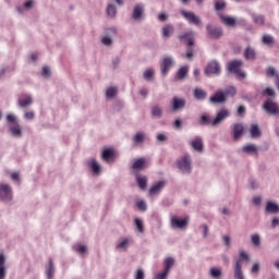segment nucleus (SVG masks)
<instances>
[{
	"mask_svg": "<svg viewBox=\"0 0 279 279\" xmlns=\"http://www.w3.org/2000/svg\"><path fill=\"white\" fill-rule=\"evenodd\" d=\"M173 32H175V28L172 24H167L161 28L162 38H171L173 36Z\"/></svg>",
	"mask_w": 279,
	"mask_h": 279,
	"instance_id": "nucleus-32",
	"label": "nucleus"
},
{
	"mask_svg": "<svg viewBox=\"0 0 279 279\" xmlns=\"http://www.w3.org/2000/svg\"><path fill=\"white\" fill-rule=\"evenodd\" d=\"M155 76L156 72L151 68H148L143 72V78L145 80V82H154Z\"/></svg>",
	"mask_w": 279,
	"mask_h": 279,
	"instance_id": "nucleus-37",
	"label": "nucleus"
},
{
	"mask_svg": "<svg viewBox=\"0 0 279 279\" xmlns=\"http://www.w3.org/2000/svg\"><path fill=\"white\" fill-rule=\"evenodd\" d=\"M33 104L34 98L32 96H26L25 98L19 100L20 108H28V106H32Z\"/></svg>",
	"mask_w": 279,
	"mask_h": 279,
	"instance_id": "nucleus-40",
	"label": "nucleus"
},
{
	"mask_svg": "<svg viewBox=\"0 0 279 279\" xmlns=\"http://www.w3.org/2000/svg\"><path fill=\"white\" fill-rule=\"evenodd\" d=\"M208 275L210 278L220 279L223 276L221 268L213 267L209 269Z\"/></svg>",
	"mask_w": 279,
	"mask_h": 279,
	"instance_id": "nucleus-42",
	"label": "nucleus"
},
{
	"mask_svg": "<svg viewBox=\"0 0 279 279\" xmlns=\"http://www.w3.org/2000/svg\"><path fill=\"white\" fill-rule=\"evenodd\" d=\"M136 182L142 191L147 190V177L146 175L137 174Z\"/></svg>",
	"mask_w": 279,
	"mask_h": 279,
	"instance_id": "nucleus-36",
	"label": "nucleus"
},
{
	"mask_svg": "<svg viewBox=\"0 0 279 279\" xmlns=\"http://www.w3.org/2000/svg\"><path fill=\"white\" fill-rule=\"evenodd\" d=\"M7 121L9 123L8 132L13 138H22L23 137V128L19 123V118L14 113H10L7 116Z\"/></svg>",
	"mask_w": 279,
	"mask_h": 279,
	"instance_id": "nucleus-1",
	"label": "nucleus"
},
{
	"mask_svg": "<svg viewBox=\"0 0 279 279\" xmlns=\"http://www.w3.org/2000/svg\"><path fill=\"white\" fill-rule=\"evenodd\" d=\"M181 15L183 16V19H185V21H187V23H190V25L202 27V19H199V16H197L192 11L182 10Z\"/></svg>",
	"mask_w": 279,
	"mask_h": 279,
	"instance_id": "nucleus-9",
	"label": "nucleus"
},
{
	"mask_svg": "<svg viewBox=\"0 0 279 279\" xmlns=\"http://www.w3.org/2000/svg\"><path fill=\"white\" fill-rule=\"evenodd\" d=\"M73 250L76 252V254H80V256H84V254L88 253V246L82 243L74 244Z\"/></svg>",
	"mask_w": 279,
	"mask_h": 279,
	"instance_id": "nucleus-38",
	"label": "nucleus"
},
{
	"mask_svg": "<svg viewBox=\"0 0 279 279\" xmlns=\"http://www.w3.org/2000/svg\"><path fill=\"white\" fill-rule=\"evenodd\" d=\"M267 75L268 77H276V80H278L279 76L278 72L276 71V68L272 66L268 68Z\"/></svg>",
	"mask_w": 279,
	"mask_h": 279,
	"instance_id": "nucleus-53",
	"label": "nucleus"
},
{
	"mask_svg": "<svg viewBox=\"0 0 279 279\" xmlns=\"http://www.w3.org/2000/svg\"><path fill=\"white\" fill-rule=\"evenodd\" d=\"M187 75H189V65H183L177 72V80H186Z\"/></svg>",
	"mask_w": 279,
	"mask_h": 279,
	"instance_id": "nucleus-39",
	"label": "nucleus"
},
{
	"mask_svg": "<svg viewBox=\"0 0 279 279\" xmlns=\"http://www.w3.org/2000/svg\"><path fill=\"white\" fill-rule=\"evenodd\" d=\"M107 16H109V19H114L117 16V5L112 3L107 5Z\"/></svg>",
	"mask_w": 279,
	"mask_h": 279,
	"instance_id": "nucleus-45",
	"label": "nucleus"
},
{
	"mask_svg": "<svg viewBox=\"0 0 279 279\" xmlns=\"http://www.w3.org/2000/svg\"><path fill=\"white\" fill-rule=\"evenodd\" d=\"M259 271H260V263L253 264L251 268V274H253V276H258Z\"/></svg>",
	"mask_w": 279,
	"mask_h": 279,
	"instance_id": "nucleus-52",
	"label": "nucleus"
},
{
	"mask_svg": "<svg viewBox=\"0 0 279 279\" xmlns=\"http://www.w3.org/2000/svg\"><path fill=\"white\" fill-rule=\"evenodd\" d=\"M279 213V204L276 201H268L265 206L266 215H278Z\"/></svg>",
	"mask_w": 279,
	"mask_h": 279,
	"instance_id": "nucleus-19",
	"label": "nucleus"
},
{
	"mask_svg": "<svg viewBox=\"0 0 279 279\" xmlns=\"http://www.w3.org/2000/svg\"><path fill=\"white\" fill-rule=\"evenodd\" d=\"M244 260H250V254L246 251H241L240 256L233 266L234 279H245V275L243 274V262Z\"/></svg>",
	"mask_w": 279,
	"mask_h": 279,
	"instance_id": "nucleus-2",
	"label": "nucleus"
},
{
	"mask_svg": "<svg viewBox=\"0 0 279 279\" xmlns=\"http://www.w3.org/2000/svg\"><path fill=\"white\" fill-rule=\"evenodd\" d=\"M119 93V87L118 86H109L106 89V99H114Z\"/></svg>",
	"mask_w": 279,
	"mask_h": 279,
	"instance_id": "nucleus-34",
	"label": "nucleus"
},
{
	"mask_svg": "<svg viewBox=\"0 0 279 279\" xmlns=\"http://www.w3.org/2000/svg\"><path fill=\"white\" fill-rule=\"evenodd\" d=\"M8 277V255L0 253V279Z\"/></svg>",
	"mask_w": 279,
	"mask_h": 279,
	"instance_id": "nucleus-16",
	"label": "nucleus"
},
{
	"mask_svg": "<svg viewBox=\"0 0 279 279\" xmlns=\"http://www.w3.org/2000/svg\"><path fill=\"white\" fill-rule=\"evenodd\" d=\"M132 169L135 172L143 171V169H147V159L143 157L135 159L132 165Z\"/></svg>",
	"mask_w": 279,
	"mask_h": 279,
	"instance_id": "nucleus-20",
	"label": "nucleus"
},
{
	"mask_svg": "<svg viewBox=\"0 0 279 279\" xmlns=\"http://www.w3.org/2000/svg\"><path fill=\"white\" fill-rule=\"evenodd\" d=\"M136 206L142 213H145L147 210V203L145 201H137Z\"/></svg>",
	"mask_w": 279,
	"mask_h": 279,
	"instance_id": "nucleus-55",
	"label": "nucleus"
},
{
	"mask_svg": "<svg viewBox=\"0 0 279 279\" xmlns=\"http://www.w3.org/2000/svg\"><path fill=\"white\" fill-rule=\"evenodd\" d=\"M248 133L251 138H260V136H263V131L258 124H252L248 129Z\"/></svg>",
	"mask_w": 279,
	"mask_h": 279,
	"instance_id": "nucleus-27",
	"label": "nucleus"
},
{
	"mask_svg": "<svg viewBox=\"0 0 279 279\" xmlns=\"http://www.w3.org/2000/svg\"><path fill=\"white\" fill-rule=\"evenodd\" d=\"M223 8H226V2L223 0L216 2L215 4L216 10H223Z\"/></svg>",
	"mask_w": 279,
	"mask_h": 279,
	"instance_id": "nucleus-62",
	"label": "nucleus"
},
{
	"mask_svg": "<svg viewBox=\"0 0 279 279\" xmlns=\"http://www.w3.org/2000/svg\"><path fill=\"white\" fill-rule=\"evenodd\" d=\"M226 99L227 96L223 90H218L214 96L210 97L211 104H223Z\"/></svg>",
	"mask_w": 279,
	"mask_h": 279,
	"instance_id": "nucleus-26",
	"label": "nucleus"
},
{
	"mask_svg": "<svg viewBox=\"0 0 279 279\" xmlns=\"http://www.w3.org/2000/svg\"><path fill=\"white\" fill-rule=\"evenodd\" d=\"M86 165L90 173L97 177L101 175V163H99L97 159H95L94 157H89L86 161Z\"/></svg>",
	"mask_w": 279,
	"mask_h": 279,
	"instance_id": "nucleus-14",
	"label": "nucleus"
},
{
	"mask_svg": "<svg viewBox=\"0 0 279 279\" xmlns=\"http://www.w3.org/2000/svg\"><path fill=\"white\" fill-rule=\"evenodd\" d=\"M166 184L167 183L165 181H158L157 183L151 185V187L149 189L148 193L150 195H158L160 193V191H162V189H165Z\"/></svg>",
	"mask_w": 279,
	"mask_h": 279,
	"instance_id": "nucleus-25",
	"label": "nucleus"
},
{
	"mask_svg": "<svg viewBox=\"0 0 279 279\" xmlns=\"http://www.w3.org/2000/svg\"><path fill=\"white\" fill-rule=\"evenodd\" d=\"M242 154H256V151H258V146H256V144H247L244 145L241 149Z\"/></svg>",
	"mask_w": 279,
	"mask_h": 279,
	"instance_id": "nucleus-35",
	"label": "nucleus"
},
{
	"mask_svg": "<svg viewBox=\"0 0 279 279\" xmlns=\"http://www.w3.org/2000/svg\"><path fill=\"white\" fill-rule=\"evenodd\" d=\"M162 114H165L162 107L160 105H155L150 109V116L153 119H162Z\"/></svg>",
	"mask_w": 279,
	"mask_h": 279,
	"instance_id": "nucleus-30",
	"label": "nucleus"
},
{
	"mask_svg": "<svg viewBox=\"0 0 279 279\" xmlns=\"http://www.w3.org/2000/svg\"><path fill=\"white\" fill-rule=\"evenodd\" d=\"M10 178L13 182H17V184H20V182H21V172H11Z\"/></svg>",
	"mask_w": 279,
	"mask_h": 279,
	"instance_id": "nucleus-54",
	"label": "nucleus"
},
{
	"mask_svg": "<svg viewBox=\"0 0 279 279\" xmlns=\"http://www.w3.org/2000/svg\"><path fill=\"white\" fill-rule=\"evenodd\" d=\"M105 162H110L114 158V148H105L100 155Z\"/></svg>",
	"mask_w": 279,
	"mask_h": 279,
	"instance_id": "nucleus-24",
	"label": "nucleus"
},
{
	"mask_svg": "<svg viewBox=\"0 0 279 279\" xmlns=\"http://www.w3.org/2000/svg\"><path fill=\"white\" fill-rule=\"evenodd\" d=\"M194 97H195V99H198L199 101H204V99H206V97H207V94L204 89L196 88L194 90Z\"/></svg>",
	"mask_w": 279,
	"mask_h": 279,
	"instance_id": "nucleus-46",
	"label": "nucleus"
},
{
	"mask_svg": "<svg viewBox=\"0 0 279 279\" xmlns=\"http://www.w3.org/2000/svg\"><path fill=\"white\" fill-rule=\"evenodd\" d=\"M179 39L187 43V45H190V47H192V45H195V41L193 40V32H191V31L186 32V33H181L179 35Z\"/></svg>",
	"mask_w": 279,
	"mask_h": 279,
	"instance_id": "nucleus-31",
	"label": "nucleus"
},
{
	"mask_svg": "<svg viewBox=\"0 0 279 279\" xmlns=\"http://www.w3.org/2000/svg\"><path fill=\"white\" fill-rule=\"evenodd\" d=\"M14 199V190L12 185L5 182H0V202L2 204H11Z\"/></svg>",
	"mask_w": 279,
	"mask_h": 279,
	"instance_id": "nucleus-5",
	"label": "nucleus"
},
{
	"mask_svg": "<svg viewBox=\"0 0 279 279\" xmlns=\"http://www.w3.org/2000/svg\"><path fill=\"white\" fill-rule=\"evenodd\" d=\"M253 21L256 23V25L263 26L265 25V16L258 15V14H253Z\"/></svg>",
	"mask_w": 279,
	"mask_h": 279,
	"instance_id": "nucleus-48",
	"label": "nucleus"
},
{
	"mask_svg": "<svg viewBox=\"0 0 279 279\" xmlns=\"http://www.w3.org/2000/svg\"><path fill=\"white\" fill-rule=\"evenodd\" d=\"M199 125H211L213 128V119L210 118V114L208 113L202 114L199 119Z\"/></svg>",
	"mask_w": 279,
	"mask_h": 279,
	"instance_id": "nucleus-43",
	"label": "nucleus"
},
{
	"mask_svg": "<svg viewBox=\"0 0 279 279\" xmlns=\"http://www.w3.org/2000/svg\"><path fill=\"white\" fill-rule=\"evenodd\" d=\"M221 215H223L225 217H230L231 213L230 209L228 207H222L220 209Z\"/></svg>",
	"mask_w": 279,
	"mask_h": 279,
	"instance_id": "nucleus-64",
	"label": "nucleus"
},
{
	"mask_svg": "<svg viewBox=\"0 0 279 279\" xmlns=\"http://www.w3.org/2000/svg\"><path fill=\"white\" fill-rule=\"evenodd\" d=\"M190 147L194 149V151L202 154V151H204V140L202 138V136H195L190 142Z\"/></svg>",
	"mask_w": 279,
	"mask_h": 279,
	"instance_id": "nucleus-18",
	"label": "nucleus"
},
{
	"mask_svg": "<svg viewBox=\"0 0 279 279\" xmlns=\"http://www.w3.org/2000/svg\"><path fill=\"white\" fill-rule=\"evenodd\" d=\"M172 110L173 112H177V110H182L186 106V100L178 97H173L172 101Z\"/></svg>",
	"mask_w": 279,
	"mask_h": 279,
	"instance_id": "nucleus-23",
	"label": "nucleus"
},
{
	"mask_svg": "<svg viewBox=\"0 0 279 279\" xmlns=\"http://www.w3.org/2000/svg\"><path fill=\"white\" fill-rule=\"evenodd\" d=\"M156 140L158 143H167V133H158Z\"/></svg>",
	"mask_w": 279,
	"mask_h": 279,
	"instance_id": "nucleus-59",
	"label": "nucleus"
},
{
	"mask_svg": "<svg viewBox=\"0 0 279 279\" xmlns=\"http://www.w3.org/2000/svg\"><path fill=\"white\" fill-rule=\"evenodd\" d=\"M135 279H145V271L143 270V268L137 269L135 274Z\"/></svg>",
	"mask_w": 279,
	"mask_h": 279,
	"instance_id": "nucleus-60",
	"label": "nucleus"
},
{
	"mask_svg": "<svg viewBox=\"0 0 279 279\" xmlns=\"http://www.w3.org/2000/svg\"><path fill=\"white\" fill-rule=\"evenodd\" d=\"M191 219L189 217H178V216H171L170 217V228L171 230L178 231V232H185V230L189 228V222Z\"/></svg>",
	"mask_w": 279,
	"mask_h": 279,
	"instance_id": "nucleus-4",
	"label": "nucleus"
},
{
	"mask_svg": "<svg viewBox=\"0 0 279 279\" xmlns=\"http://www.w3.org/2000/svg\"><path fill=\"white\" fill-rule=\"evenodd\" d=\"M134 226H135L137 232H140L141 234H143V232H145V226L143 225V219L135 218Z\"/></svg>",
	"mask_w": 279,
	"mask_h": 279,
	"instance_id": "nucleus-47",
	"label": "nucleus"
},
{
	"mask_svg": "<svg viewBox=\"0 0 279 279\" xmlns=\"http://www.w3.org/2000/svg\"><path fill=\"white\" fill-rule=\"evenodd\" d=\"M177 167L181 173L189 175L193 171V158L191 155L185 154L177 160Z\"/></svg>",
	"mask_w": 279,
	"mask_h": 279,
	"instance_id": "nucleus-3",
	"label": "nucleus"
},
{
	"mask_svg": "<svg viewBox=\"0 0 279 279\" xmlns=\"http://www.w3.org/2000/svg\"><path fill=\"white\" fill-rule=\"evenodd\" d=\"M34 5H36V1L26 0L23 5L17 7L16 10L19 14H23L24 12H29V10H34Z\"/></svg>",
	"mask_w": 279,
	"mask_h": 279,
	"instance_id": "nucleus-21",
	"label": "nucleus"
},
{
	"mask_svg": "<svg viewBox=\"0 0 279 279\" xmlns=\"http://www.w3.org/2000/svg\"><path fill=\"white\" fill-rule=\"evenodd\" d=\"M251 241H252L253 245H255V247H258V245H260V234L255 233V234L251 235Z\"/></svg>",
	"mask_w": 279,
	"mask_h": 279,
	"instance_id": "nucleus-51",
	"label": "nucleus"
},
{
	"mask_svg": "<svg viewBox=\"0 0 279 279\" xmlns=\"http://www.w3.org/2000/svg\"><path fill=\"white\" fill-rule=\"evenodd\" d=\"M205 74L208 77H213V75H220L221 74V65L219 64V62L210 61L205 69Z\"/></svg>",
	"mask_w": 279,
	"mask_h": 279,
	"instance_id": "nucleus-13",
	"label": "nucleus"
},
{
	"mask_svg": "<svg viewBox=\"0 0 279 279\" xmlns=\"http://www.w3.org/2000/svg\"><path fill=\"white\" fill-rule=\"evenodd\" d=\"M41 75L43 77L47 78V77H51V68L49 66H44L41 70Z\"/></svg>",
	"mask_w": 279,
	"mask_h": 279,
	"instance_id": "nucleus-58",
	"label": "nucleus"
},
{
	"mask_svg": "<svg viewBox=\"0 0 279 279\" xmlns=\"http://www.w3.org/2000/svg\"><path fill=\"white\" fill-rule=\"evenodd\" d=\"M175 66V58L171 54H166L162 58L161 64H160V71L162 75H167L171 69Z\"/></svg>",
	"mask_w": 279,
	"mask_h": 279,
	"instance_id": "nucleus-8",
	"label": "nucleus"
},
{
	"mask_svg": "<svg viewBox=\"0 0 279 279\" xmlns=\"http://www.w3.org/2000/svg\"><path fill=\"white\" fill-rule=\"evenodd\" d=\"M147 138V134L143 131H138L135 133V135L132 137V141L134 145H143Z\"/></svg>",
	"mask_w": 279,
	"mask_h": 279,
	"instance_id": "nucleus-28",
	"label": "nucleus"
},
{
	"mask_svg": "<svg viewBox=\"0 0 279 279\" xmlns=\"http://www.w3.org/2000/svg\"><path fill=\"white\" fill-rule=\"evenodd\" d=\"M263 45H266L267 47H274L276 39L271 35H264L262 37Z\"/></svg>",
	"mask_w": 279,
	"mask_h": 279,
	"instance_id": "nucleus-44",
	"label": "nucleus"
},
{
	"mask_svg": "<svg viewBox=\"0 0 279 279\" xmlns=\"http://www.w3.org/2000/svg\"><path fill=\"white\" fill-rule=\"evenodd\" d=\"M245 60H256V50L254 48L247 46L244 51Z\"/></svg>",
	"mask_w": 279,
	"mask_h": 279,
	"instance_id": "nucleus-41",
	"label": "nucleus"
},
{
	"mask_svg": "<svg viewBox=\"0 0 279 279\" xmlns=\"http://www.w3.org/2000/svg\"><path fill=\"white\" fill-rule=\"evenodd\" d=\"M253 204H254V206H260V204H263V197L262 196H254L253 197Z\"/></svg>",
	"mask_w": 279,
	"mask_h": 279,
	"instance_id": "nucleus-61",
	"label": "nucleus"
},
{
	"mask_svg": "<svg viewBox=\"0 0 279 279\" xmlns=\"http://www.w3.org/2000/svg\"><path fill=\"white\" fill-rule=\"evenodd\" d=\"M225 96L228 97H234V95H236V87L234 86H230L228 89H226L225 92Z\"/></svg>",
	"mask_w": 279,
	"mask_h": 279,
	"instance_id": "nucleus-50",
	"label": "nucleus"
},
{
	"mask_svg": "<svg viewBox=\"0 0 279 279\" xmlns=\"http://www.w3.org/2000/svg\"><path fill=\"white\" fill-rule=\"evenodd\" d=\"M46 276L47 279H53L56 276V266L51 259H49L48 265L46 266Z\"/></svg>",
	"mask_w": 279,
	"mask_h": 279,
	"instance_id": "nucleus-33",
	"label": "nucleus"
},
{
	"mask_svg": "<svg viewBox=\"0 0 279 279\" xmlns=\"http://www.w3.org/2000/svg\"><path fill=\"white\" fill-rule=\"evenodd\" d=\"M119 34V29L114 26L105 29V34L101 37V44L105 47H112L114 45V36Z\"/></svg>",
	"mask_w": 279,
	"mask_h": 279,
	"instance_id": "nucleus-7",
	"label": "nucleus"
},
{
	"mask_svg": "<svg viewBox=\"0 0 279 279\" xmlns=\"http://www.w3.org/2000/svg\"><path fill=\"white\" fill-rule=\"evenodd\" d=\"M206 29L208 36H210L211 38H221L223 36V31L219 26L207 24Z\"/></svg>",
	"mask_w": 279,
	"mask_h": 279,
	"instance_id": "nucleus-17",
	"label": "nucleus"
},
{
	"mask_svg": "<svg viewBox=\"0 0 279 279\" xmlns=\"http://www.w3.org/2000/svg\"><path fill=\"white\" fill-rule=\"evenodd\" d=\"M222 241H223L227 250H230V247H232V240L230 239V235H223Z\"/></svg>",
	"mask_w": 279,
	"mask_h": 279,
	"instance_id": "nucleus-56",
	"label": "nucleus"
},
{
	"mask_svg": "<svg viewBox=\"0 0 279 279\" xmlns=\"http://www.w3.org/2000/svg\"><path fill=\"white\" fill-rule=\"evenodd\" d=\"M175 265V259L173 257H168L163 260V269L161 270L163 274L168 275L171 272V268Z\"/></svg>",
	"mask_w": 279,
	"mask_h": 279,
	"instance_id": "nucleus-29",
	"label": "nucleus"
},
{
	"mask_svg": "<svg viewBox=\"0 0 279 279\" xmlns=\"http://www.w3.org/2000/svg\"><path fill=\"white\" fill-rule=\"evenodd\" d=\"M153 279H169V275L162 271L155 272Z\"/></svg>",
	"mask_w": 279,
	"mask_h": 279,
	"instance_id": "nucleus-57",
	"label": "nucleus"
},
{
	"mask_svg": "<svg viewBox=\"0 0 279 279\" xmlns=\"http://www.w3.org/2000/svg\"><path fill=\"white\" fill-rule=\"evenodd\" d=\"M250 186H251V189H252L253 191H256V189H258V186H260V184L258 183L257 180H252V181L250 182Z\"/></svg>",
	"mask_w": 279,
	"mask_h": 279,
	"instance_id": "nucleus-63",
	"label": "nucleus"
},
{
	"mask_svg": "<svg viewBox=\"0 0 279 279\" xmlns=\"http://www.w3.org/2000/svg\"><path fill=\"white\" fill-rule=\"evenodd\" d=\"M263 110H265L267 114H271L272 117H279V106L276 104V101L271 99H267L263 104Z\"/></svg>",
	"mask_w": 279,
	"mask_h": 279,
	"instance_id": "nucleus-12",
	"label": "nucleus"
},
{
	"mask_svg": "<svg viewBox=\"0 0 279 279\" xmlns=\"http://www.w3.org/2000/svg\"><path fill=\"white\" fill-rule=\"evenodd\" d=\"M243 66V61L241 60H233L228 64L229 73H233L239 77V80H245L247 77V73H245L241 68Z\"/></svg>",
	"mask_w": 279,
	"mask_h": 279,
	"instance_id": "nucleus-6",
	"label": "nucleus"
},
{
	"mask_svg": "<svg viewBox=\"0 0 279 279\" xmlns=\"http://www.w3.org/2000/svg\"><path fill=\"white\" fill-rule=\"evenodd\" d=\"M132 245V238L122 236L116 241V252L124 253L130 248Z\"/></svg>",
	"mask_w": 279,
	"mask_h": 279,
	"instance_id": "nucleus-10",
	"label": "nucleus"
},
{
	"mask_svg": "<svg viewBox=\"0 0 279 279\" xmlns=\"http://www.w3.org/2000/svg\"><path fill=\"white\" fill-rule=\"evenodd\" d=\"M223 24L228 25L229 27H234L236 20H234V17H230V16H225L222 17Z\"/></svg>",
	"mask_w": 279,
	"mask_h": 279,
	"instance_id": "nucleus-49",
	"label": "nucleus"
},
{
	"mask_svg": "<svg viewBox=\"0 0 279 279\" xmlns=\"http://www.w3.org/2000/svg\"><path fill=\"white\" fill-rule=\"evenodd\" d=\"M132 19L133 21L141 22L143 19H145V4L143 3H137L133 8L132 12Z\"/></svg>",
	"mask_w": 279,
	"mask_h": 279,
	"instance_id": "nucleus-15",
	"label": "nucleus"
},
{
	"mask_svg": "<svg viewBox=\"0 0 279 279\" xmlns=\"http://www.w3.org/2000/svg\"><path fill=\"white\" fill-rule=\"evenodd\" d=\"M228 117H230V110L226 108L218 110L215 119L213 120V128H219V125H221V123H223Z\"/></svg>",
	"mask_w": 279,
	"mask_h": 279,
	"instance_id": "nucleus-11",
	"label": "nucleus"
},
{
	"mask_svg": "<svg viewBox=\"0 0 279 279\" xmlns=\"http://www.w3.org/2000/svg\"><path fill=\"white\" fill-rule=\"evenodd\" d=\"M245 132V126L241 123L233 124V138L234 141H239L241 136H243Z\"/></svg>",
	"mask_w": 279,
	"mask_h": 279,
	"instance_id": "nucleus-22",
	"label": "nucleus"
}]
</instances>
